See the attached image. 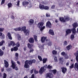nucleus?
<instances>
[{
    "mask_svg": "<svg viewBox=\"0 0 78 78\" xmlns=\"http://www.w3.org/2000/svg\"><path fill=\"white\" fill-rule=\"evenodd\" d=\"M15 56L16 59H18V56H19V54L17 53H16Z\"/></svg>",
    "mask_w": 78,
    "mask_h": 78,
    "instance_id": "nucleus-41",
    "label": "nucleus"
},
{
    "mask_svg": "<svg viewBox=\"0 0 78 78\" xmlns=\"http://www.w3.org/2000/svg\"><path fill=\"white\" fill-rule=\"evenodd\" d=\"M54 60L55 62H58V58H57V57H55L54 58Z\"/></svg>",
    "mask_w": 78,
    "mask_h": 78,
    "instance_id": "nucleus-30",
    "label": "nucleus"
},
{
    "mask_svg": "<svg viewBox=\"0 0 78 78\" xmlns=\"http://www.w3.org/2000/svg\"><path fill=\"white\" fill-rule=\"evenodd\" d=\"M64 59L63 58H59V61L60 62L62 63Z\"/></svg>",
    "mask_w": 78,
    "mask_h": 78,
    "instance_id": "nucleus-26",
    "label": "nucleus"
},
{
    "mask_svg": "<svg viewBox=\"0 0 78 78\" xmlns=\"http://www.w3.org/2000/svg\"><path fill=\"white\" fill-rule=\"evenodd\" d=\"M3 55V52L1 49H0V56H2Z\"/></svg>",
    "mask_w": 78,
    "mask_h": 78,
    "instance_id": "nucleus-33",
    "label": "nucleus"
},
{
    "mask_svg": "<svg viewBox=\"0 0 78 78\" xmlns=\"http://www.w3.org/2000/svg\"><path fill=\"white\" fill-rule=\"evenodd\" d=\"M47 58H44L43 59V63H45L46 62H47Z\"/></svg>",
    "mask_w": 78,
    "mask_h": 78,
    "instance_id": "nucleus-37",
    "label": "nucleus"
},
{
    "mask_svg": "<svg viewBox=\"0 0 78 78\" xmlns=\"http://www.w3.org/2000/svg\"><path fill=\"white\" fill-rule=\"evenodd\" d=\"M43 25H44V23H40L37 24V27L39 28H41L40 30L41 31H42L45 28V26L42 27L43 26Z\"/></svg>",
    "mask_w": 78,
    "mask_h": 78,
    "instance_id": "nucleus-3",
    "label": "nucleus"
},
{
    "mask_svg": "<svg viewBox=\"0 0 78 78\" xmlns=\"http://www.w3.org/2000/svg\"><path fill=\"white\" fill-rule=\"evenodd\" d=\"M4 64H5V67H8L9 66V64H8V62L6 61V60H4Z\"/></svg>",
    "mask_w": 78,
    "mask_h": 78,
    "instance_id": "nucleus-14",
    "label": "nucleus"
},
{
    "mask_svg": "<svg viewBox=\"0 0 78 78\" xmlns=\"http://www.w3.org/2000/svg\"><path fill=\"white\" fill-rule=\"evenodd\" d=\"M3 28H0V32H2L3 31Z\"/></svg>",
    "mask_w": 78,
    "mask_h": 78,
    "instance_id": "nucleus-54",
    "label": "nucleus"
},
{
    "mask_svg": "<svg viewBox=\"0 0 78 78\" xmlns=\"http://www.w3.org/2000/svg\"><path fill=\"white\" fill-rule=\"evenodd\" d=\"M64 57L65 59H68V58H69V56H68V55L66 54L65 55Z\"/></svg>",
    "mask_w": 78,
    "mask_h": 78,
    "instance_id": "nucleus-39",
    "label": "nucleus"
},
{
    "mask_svg": "<svg viewBox=\"0 0 78 78\" xmlns=\"http://www.w3.org/2000/svg\"><path fill=\"white\" fill-rule=\"evenodd\" d=\"M65 53V52H63L61 53V55H62V56H65V55H66Z\"/></svg>",
    "mask_w": 78,
    "mask_h": 78,
    "instance_id": "nucleus-45",
    "label": "nucleus"
},
{
    "mask_svg": "<svg viewBox=\"0 0 78 78\" xmlns=\"http://www.w3.org/2000/svg\"><path fill=\"white\" fill-rule=\"evenodd\" d=\"M52 53L53 55H56V54L57 53V51L55 50H54L52 51Z\"/></svg>",
    "mask_w": 78,
    "mask_h": 78,
    "instance_id": "nucleus-40",
    "label": "nucleus"
},
{
    "mask_svg": "<svg viewBox=\"0 0 78 78\" xmlns=\"http://www.w3.org/2000/svg\"><path fill=\"white\" fill-rule=\"evenodd\" d=\"M30 30H27L24 33L25 34V35L26 36H28L30 34Z\"/></svg>",
    "mask_w": 78,
    "mask_h": 78,
    "instance_id": "nucleus-12",
    "label": "nucleus"
},
{
    "mask_svg": "<svg viewBox=\"0 0 78 78\" xmlns=\"http://www.w3.org/2000/svg\"><path fill=\"white\" fill-rule=\"evenodd\" d=\"M16 5H17V6L19 7V5H20V1H18V2H17V3Z\"/></svg>",
    "mask_w": 78,
    "mask_h": 78,
    "instance_id": "nucleus-42",
    "label": "nucleus"
},
{
    "mask_svg": "<svg viewBox=\"0 0 78 78\" xmlns=\"http://www.w3.org/2000/svg\"><path fill=\"white\" fill-rule=\"evenodd\" d=\"M17 38L18 40L19 41H20V40H21V37L20 36V35H19V34H17Z\"/></svg>",
    "mask_w": 78,
    "mask_h": 78,
    "instance_id": "nucleus-19",
    "label": "nucleus"
},
{
    "mask_svg": "<svg viewBox=\"0 0 78 78\" xmlns=\"http://www.w3.org/2000/svg\"><path fill=\"white\" fill-rule=\"evenodd\" d=\"M53 74L50 73H47L46 76L47 77H48L49 78H52V77L53 76Z\"/></svg>",
    "mask_w": 78,
    "mask_h": 78,
    "instance_id": "nucleus-13",
    "label": "nucleus"
},
{
    "mask_svg": "<svg viewBox=\"0 0 78 78\" xmlns=\"http://www.w3.org/2000/svg\"><path fill=\"white\" fill-rule=\"evenodd\" d=\"M14 30L15 31H20L21 30V28L20 27H19L18 28H16L14 29Z\"/></svg>",
    "mask_w": 78,
    "mask_h": 78,
    "instance_id": "nucleus-28",
    "label": "nucleus"
},
{
    "mask_svg": "<svg viewBox=\"0 0 78 78\" xmlns=\"http://www.w3.org/2000/svg\"><path fill=\"white\" fill-rule=\"evenodd\" d=\"M28 3H29L27 1L24 2H23V6H26V5H27Z\"/></svg>",
    "mask_w": 78,
    "mask_h": 78,
    "instance_id": "nucleus-23",
    "label": "nucleus"
},
{
    "mask_svg": "<svg viewBox=\"0 0 78 78\" xmlns=\"http://www.w3.org/2000/svg\"><path fill=\"white\" fill-rule=\"evenodd\" d=\"M11 18L12 19H15L14 16H12Z\"/></svg>",
    "mask_w": 78,
    "mask_h": 78,
    "instance_id": "nucleus-62",
    "label": "nucleus"
},
{
    "mask_svg": "<svg viewBox=\"0 0 78 78\" xmlns=\"http://www.w3.org/2000/svg\"><path fill=\"white\" fill-rule=\"evenodd\" d=\"M73 66H74V64H73L72 65L70 66V68L72 69L73 67Z\"/></svg>",
    "mask_w": 78,
    "mask_h": 78,
    "instance_id": "nucleus-55",
    "label": "nucleus"
},
{
    "mask_svg": "<svg viewBox=\"0 0 78 78\" xmlns=\"http://www.w3.org/2000/svg\"><path fill=\"white\" fill-rule=\"evenodd\" d=\"M31 61V62H32V64H33V63H35V62H36V60H33L31 61Z\"/></svg>",
    "mask_w": 78,
    "mask_h": 78,
    "instance_id": "nucleus-51",
    "label": "nucleus"
},
{
    "mask_svg": "<svg viewBox=\"0 0 78 78\" xmlns=\"http://www.w3.org/2000/svg\"><path fill=\"white\" fill-rule=\"evenodd\" d=\"M32 44H30V43H28L27 44L28 47V48H31V47H32Z\"/></svg>",
    "mask_w": 78,
    "mask_h": 78,
    "instance_id": "nucleus-35",
    "label": "nucleus"
},
{
    "mask_svg": "<svg viewBox=\"0 0 78 78\" xmlns=\"http://www.w3.org/2000/svg\"><path fill=\"white\" fill-rule=\"evenodd\" d=\"M11 63L12 64V66L13 69H14L15 67L16 70H19V68H17V67L16 66V62H14V61H13L12 60Z\"/></svg>",
    "mask_w": 78,
    "mask_h": 78,
    "instance_id": "nucleus-5",
    "label": "nucleus"
},
{
    "mask_svg": "<svg viewBox=\"0 0 78 78\" xmlns=\"http://www.w3.org/2000/svg\"><path fill=\"white\" fill-rule=\"evenodd\" d=\"M61 69H62V71L64 74H65L66 72H67V68L64 67H62L61 68Z\"/></svg>",
    "mask_w": 78,
    "mask_h": 78,
    "instance_id": "nucleus-9",
    "label": "nucleus"
},
{
    "mask_svg": "<svg viewBox=\"0 0 78 78\" xmlns=\"http://www.w3.org/2000/svg\"><path fill=\"white\" fill-rule=\"evenodd\" d=\"M5 35H2V36L1 37V39H4L5 38Z\"/></svg>",
    "mask_w": 78,
    "mask_h": 78,
    "instance_id": "nucleus-56",
    "label": "nucleus"
},
{
    "mask_svg": "<svg viewBox=\"0 0 78 78\" xmlns=\"http://www.w3.org/2000/svg\"><path fill=\"white\" fill-rule=\"evenodd\" d=\"M46 26L50 28H51V23L50 21H48L46 23Z\"/></svg>",
    "mask_w": 78,
    "mask_h": 78,
    "instance_id": "nucleus-8",
    "label": "nucleus"
},
{
    "mask_svg": "<svg viewBox=\"0 0 78 78\" xmlns=\"http://www.w3.org/2000/svg\"><path fill=\"white\" fill-rule=\"evenodd\" d=\"M5 0H2L1 3V5H3L4 3H5Z\"/></svg>",
    "mask_w": 78,
    "mask_h": 78,
    "instance_id": "nucleus-49",
    "label": "nucleus"
},
{
    "mask_svg": "<svg viewBox=\"0 0 78 78\" xmlns=\"http://www.w3.org/2000/svg\"><path fill=\"white\" fill-rule=\"evenodd\" d=\"M11 45H12V46H14V45H16V43H14V42L12 41L11 42L10 44H9V46L10 47Z\"/></svg>",
    "mask_w": 78,
    "mask_h": 78,
    "instance_id": "nucleus-15",
    "label": "nucleus"
},
{
    "mask_svg": "<svg viewBox=\"0 0 78 78\" xmlns=\"http://www.w3.org/2000/svg\"><path fill=\"white\" fill-rule=\"evenodd\" d=\"M5 42L4 41H2L1 42H0V46H2V45H3V44Z\"/></svg>",
    "mask_w": 78,
    "mask_h": 78,
    "instance_id": "nucleus-43",
    "label": "nucleus"
},
{
    "mask_svg": "<svg viewBox=\"0 0 78 78\" xmlns=\"http://www.w3.org/2000/svg\"><path fill=\"white\" fill-rule=\"evenodd\" d=\"M74 55L76 56V60L78 62V51H77L76 53H74ZM74 69L76 71L78 70V63H75L74 65Z\"/></svg>",
    "mask_w": 78,
    "mask_h": 78,
    "instance_id": "nucleus-1",
    "label": "nucleus"
},
{
    "mask_svg": "<svg viewBox=\"0 0 78 78\" xmlns=\"http://www.w3.org/2000/svg\"><path fill=\"white\" fill-rule=\"evenodd\" d=\"M59 19L62 22H66V20H64V18L63 17H60L59 18Z\"/></svg>",
    "mask_w": 78,
    "mask_h": 78,
    "instance_id": "nucleus-20",
    "label": "nucleus"
},
{
    "mask_svg": "<svg viewBox=\"0 0 78 78\" xmlns=\"http://www.w3.org/2000/svg\"><path fill=\"white\" fill-rule=\"evenodd\" d=\"M47 68L49 69H52V66L50 65H48L47 66Z\"/></svg>",
    "mask_w": 78,
    "mask_h": 78,
    "instance_id": "nucleus-44",
    "label": "nucleus"
},
{
    "mask_svg": "<svg viewBox=\"0 0 78 78\" xmlns=\"http://www.w3.org/2000/svg\"><path fill=\"white\" fill-rule=\"evenodd\" d=\"M29 42L30 43H31V44H33L34 42V38L32 37L30 38L29 39Z\"/></svg>",
    "mask_w": 78,
    "mask_h": 78,
    "instance_id": "nucleus-10",
    "label": "nucleus"
},
{
    "mask_svg": "<svg viewBox=\"0 0 78 78\" xmlns=\"http://www.w3.org/2000/svg\"><path fill=\"white\" fill-rule=\"evenodd\" d=\"M55 5H53L51 7V8L52 9H54V8H55Z\"/></svg>",
    "mask_w": 78,
    "mask_h": 78,
    "instance_id": "nucleus-58",
    "label": "nucleus"
},
{
    "mask_svg": "<svg viewBox=\"0 0 78 78\" xmlns=\"http://www.w3.org/2000/svg\"><path fill=\"white\" fill-rule=\"evenodd\" d=\"M66 49L68 50H70V49H71V48H72V45H69L67 47H66Z\"/></svg>",
    "mask_w": 78,
    "mask_h": 78,
    "instance_id": "nucleus-21",
    "label": "nucleus"
},
{
    "mask_svg": "<svg viewBox=\"0 0 78 78\" xmlns=\"http://www.w3.org/2000/svg\"><path fill=\"white\" fill-rule=\"evenodd\" d=\"M31 78H34V74L32 75Z\"/></svg>",
    "mask_w": 78,
    "mask_h": 78,
    "instance_id": "nucleus-60",
    "label": "nucleus"
},
{
    "mask_svg": "<svg viewBox=\"0 0 78 78\" xmlns=\"http://www.w3.org/2000/svg\"><path fill=\"white\" fill-rule=\"evenodd\" d=\"M34 73H35V74H36L37 73H39V72L38 71H37L36 70V69H35L34 70Z\"/></svg>",
    "mask_w": 78,
    "mask_h": 78,
    "instance_id": "nucleus-53",
    "label": "nucleus"
},
{
    "mask_svg": "<svg viewBox=\"0 0 78 78\" xmlns=\"http://www.w3.org/2000/svg\"><path fill=\"white\" fill-rule=\"evenodd\" d=\"M7 36L9 37V39H10L11 40H12V38L11 35L10 33H9L7 34Z\"/></svg>",
    "mask_w": 78,
    "mask_h": 78,
    "instance_id": "nucleus-17",
    "label": "nucleus"
},
{
    "mask_svg": "<svg viewBox=\"0 0 78 78\" xmlns=\"http://www.w3.org/2000/svg\"><path fill=\"white\" fill-rule=\"evenodd\" d=\"M64 19H65V20H67V21L68 20H69V17L68 16H65L64 17Z\"/></svg>",
    "mask_w": 78,
    "mask_h": 78,
    "instance_id": "nucleus-25",
    "label": "nucleus"
},
{
    "mask_svg": "<svg viewBox=\"0 0 78 78\" xmlns=\"http://www.w3.org/2000/svg\"><path fill=\"white\" fill-rule=\"evenodd\" d=\"M26 30H26V27L24 26L22 27L21 30H23V32H25V31H26Z\"/></svg>",
    "mask_w": 78,
    "mask_h": 78,
    "instance_id": "nucleus-24",
    "label": "nucleus"
},
{
    "mask_svg": "<svg viewBox=\"0 0 78 78\" xmlns=\"http://www.w3.org/2000/svg\"><path fill=\"white\" fill-rule=\"evenodd\" d=\"M46 16L47 17H50V14L49 13H46Z\"/></svg>",
    "mask_w": 78,
    "mask_h": 78,
    "instance_id": "nucleus-57",
    "label": "nucleus"
},
{
    "mask_svg": "<svg viewBox=\"0 0 78 78\" xmlns=\"http://www.w3.org/2000/svg\"><path fill=\"white\" fill-rule=\"evenodd\" d=\"M38 59H39L40 61H42V58L41 56L38 55Z\"/></svg>",
    "mask_w": 78,
    "mask_h": 78,
    "instance_id": "nucleus-38",
    "label": "nucleus"
},
{
    "mask_svg": "<svg viewBox=\"0 0 78 78\" xmlns=\"http://www.w3.org/2000/svg\"><path fill=\"white\" fill-rule=\"evenodd\" d=\"M29 22L30 23V25H31V24H33L34 23V20H29Z\"/></svg>",
    "mask_w": 78,
    "mask_h": 78,
    "instance_id": "nucleus-36",
    "label": "nucleus"
},
{
    "mask_svg": "<svg viewBox=\"0 0 78 78\" xmlns=\"http://www.w3.org/2000/svg\"><path fill=\"white\" fill-rule=\"evenodd\" d=\"M66 66H69V62H68L66 63Z\"/></svg>",
    "mask_w": 78,
    "mask_h": 78,
    "instance_id": "nucleus-63",
    "label": "nucleus"
},
{
    "mask_svg": "<svg viewBox=\"0 0 78 78\" xmlns=\"http://www.w3.org/2000/svg\"><path fill=\"white\" fill-rule=\"evenodd\" d=\"M64 44L65 45H67V41H65L64 42Z\"/></svg>",
    "mask_w": 78,
    "mask_h": 78,
    "instance_id": "nucleus-50",
    "label": "nucleus"
},
{
    "mask_svg": "<svg viewBox=\"0 0 78 78\" xmlns=\"http://www.w3.org/2000/svg\"><path fill=\"white\" fill-rule=\"evenodd\" d=\"M72 32V30L70 29H68L66 30V36H67L69 34H70Z\"/></svg>",
    "mask_w": 78,
    "mask_h": 78,
    "instance_id": "nucleus-11",
    "label": "nucleus"
},
{
    "mask_svg": "<svg viewBox=\"0 0 78 78\" xmlns=\"http://www.w3.org/2000/svg\"><path fill=\"white\" fill-rule=\"evenodd\" d=\"M34 39L35 41H36L37 42V37L36 35H34Z\"/></svg>",
    "mask_w": 78,
    "mask_h": 78,
    "instance_id": "nucleus-34",
    "label": "nucleus"
},
{
    "mask_svg": "<svg viewBox=\"0 0 78 78\" xmlns=\"http://www.w3.org/2000/svg\"><path fill=\"white\" fill-rule=\"evenodd\" d=\"M34 71V69H32L30 71V73H31V74L33 73Z\"/></svg>",
    "mask_w": 78,
    "mask_h": 78,
    "instance_id": "nucleus-59",
    "label": "nucleus"
},
{
    "mask_svg": "<svg viewBox=\"0 0 78 78\" xmlns=\"http://www.w3.org/2000/svg\"><path fill=\"white\" fill-rule=\"evenodd\" d=\"M31 65L32 64V62L31 61H29L27 60L25 62V65L24 67L25 68H29V65Z\"/></svg>",
    "mask_w": 78,
    "mask_h": 78,
    "instance_id": "nucleus-2",
    "label": "nucleus"
},
{
    "mask_svg": "<svg viewBox=\"0 0 78 78\" xmlns=\"http://www.w3.org/2000/svg\"><path fill=\"white\" fill-rule=\"evenodd\" d=\"M44 9L45 10H48L49 9V7L47 6H44Z\"/></svg>",
    "mask_w": 78,
    "mask_h": 78,
    "instance_id": "nucleus-32",
    "label": "nucleus"
},
{
    "mask_svg": "<svg viewBox=\"0 0 78 78\" xmlns=\"http://www.w3.org/2000/svg\"><path fill=\"white\" fill-rule=\"evenodd\" d=\"M6 76H7L6 74V73H4L3 78H6Z\"/></svg>",
    "mask_w": 78,
    "mask_h": 78,
    "instance_id": "nucleus-46",
    "label": "nucleus"
},
{
    "mask_svg": "<svg viewBox=\"0 0 78 78\" xmlns=\"http://www.w3.org/2000/svg\"><path fill=\"white\" fill-rule=\"evenodd\" d=\"M75 33H73L72 34L71 36V39H72V40H73V39H74V37H74V34Z\"/></svg>",
    "mask_w": 78,
    "mask_h": 78,
    "instance_id": "nucleus-31",
    "label": "nucleus"
},
{
    "mask_svg": "<svg viewBox=\"0 0 78 78\" xmlns=\"http://www.w3.org/2000/svg\"><path fill=\"white\" fill-rule=\"evenodd\" d=\"M45 41H48V39H47V37H42L41 38V41L43 43V42H45Z\"/></svg>",
    "mask_w": 78,
    "mask_h": 78,
    "instance_id": "nucleus-7",
    "label": "nucleus"
},
{
    "mask_svg": "<svg viewBox=\"0 0 78 78\" xmlns=\"http://www.w3.org/2000/svg\"><path fill=\"white\" fill-rule=\"evenodd\" d=\"M18 50V48L16 47H14L13 48H11V51H17Z\"/></svg>",
    "mask_w": 78,
    "mask_h": 78,
    "instance_id": "nucleus-16",
    "label": "nucleus"
},
{
    "mask_svg": "<svg viewBox=\"0 0 78 78\" xmlns=\"http://www.w3.org/2000/svg\"><path fill=\"white\" fill-rule=\"evenodd\" d=\"M33 51H34V49L31 48L30 49L29 52L30 53H33Z\"/></svg>",
    "mask_w": 78,
    "mask_h": 78,
    "instance_id": "nucleus-47",
    "label": "nucleus"
},
{
    "mask_svg": "<svg viewBox=\"0 0 78 78\" xmlns=\"http://www.w3.org/2000/svg\"><path fill=\"white\" fill-rule=\"evenodd\" d=\"M39 8L41 9H44V5H42L40 4L39 5Z\"/></svg>",
    "mask_w": 78,
    "mask_h": 78,
    "instance_id": "nucleus-22",
    "label": "nucleus"
},
{
    "mask_svg": "<svg viewBox=\"0 0 78 78\" xmlns=\"http://www.w3.org/2000/svg\"><path fill=\"white\" fill-rule=\"evenodd\" d=\"M49 33L50 34H51L52 36H53L54 35V32H53V30L50 29L49 30Z\"/></svg>",
    "mask_w": 78,
    "mask_h": 78,
    "instance_id": "nucleus-18",
    "label": "nucleus"
},
{
    "mask_svg": "<svg viewBox=\"0 0 78 78\" xmlns=\"http://www.w3.org/2000/svg\"><path fill=\"white\" fill-rule=\"evenodd\" d=\"M16 45L17 47H20V43L19 42H18L17 43H16Z\"/></svg>",
    "mask_w": 78,
    "mask_h": 78,
    "instance_id": "nucleus-52",
    "label": "nucleus"
},
{
    "mask_svg": "<svg viewBox=\"0 0 78 78\" xmlns=\"http://www.w3.org/2000/svg\"><path fill=\"white\" fill-rule=\"evenodd\" d=\"M2 32H0V36H2Z\"/></svg>",
    "mask_w": 78,
    "mask_h": 78,
    "instance_id": "nucleus-64",
    "label": "nucleus"
},
{
    "mask_svg": "<svg viewBox=\"0 0 78 78\" xmlns=\"http://www.w3.org/2000/svg\"><path fill=\"white\" fill-rule=\"evenodd\" d=\"M46 68H47V65H46V66H44L43 67H41L39 70V73H40V74H42L44 70H46Z\"/></svg>",
    "mask_w": 78,
    "mask_h": 78,
    "instance_id": "nucleus-6",
    "label": "nucleus"
},
{
    "mask_svg": "<svg viewBox=\"0 0 78 78\" xmlns=\"http://www.w3.org/2000/svg\"><path fill=\"white\" fill-rule=\"evenodd\" d=\"M17 64H19V65H20V62H19V61H17Z\"/></svg>",
    "mask_w": 78,
    "mask_h": 78,
    "instance_id": "nucleus-61",
    "label": "nucleus"
},
{
    "mask_svg": "<svg viewBox=\"0 0 78 78\" xmlns=\"http://www.w3.org/2000/svg\"><path fill=\"white\" fill-rule=\"evenodd\" d=\"M8 8H11V7H12V3H9L8 4Z\"/></svg>",
    "mask_w": 78,
    "mask_h": 78,
    "instance_id": "nucleus-27",
    "label": "nucleus"
},
{
    "mask_svg": "<svg viewBox=\"0 0 78 78\" xmlns=\"http://www.w3.org/2000/svg\"><path fill=\"white\" fill-rule=\"evenodd\" d=\"M73 28L72 29V31L73 33H76V30L75 28L77 27L78 24L77 23H75L73 24Z\"/></svg>",
    "mask_w": 78,
    "mask_h": 78,
    "instance_id": "nucleus-4",
    "label": "nucleus"
},
{
    "mask_svg": "<svg viewBox=\"0 0 78 78\" xmlns=\"http://www.w3.org/2000/svg\"><path fill=\"white\" fill-rule=\"evenodd\" d=\"M56 69H54L51 71V73H54V74L56 73Z\"/></svg>",
    "mask_w": 78,
    "mask_h": 78,
    "instance_id": "nucleus-29",
    "label": "nucleus"
},
{
    "mask_svg": "<svg viewBox=\"0 0 78 78\" xmlns=\"http://www.w3.org/2000/svg\"><path fill=\"white\" fill-rule=\"evenodd\" d=\"M51 44H52V43L51 41H50L48 44V45L49 46H51Z\"/></svg>",
    "mask_w": 78,
    "mask_h": 78,
    "instance_id": "nucleus-48",
    "label": "nucleus"
}]
</instances>
